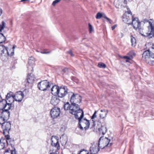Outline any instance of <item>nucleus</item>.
<instances>
[{
  "label": "nucleus",
  "mask_w": 154,
  "mask_h": 154,
  "mask_svg": "<svg viewBox=\"0 0 154 154\" xmlns=\"http://www.w3.org/2000/svg\"><path fill=\"white\" fill-rule=\"evenodd\" d=\"M63 107L65 110H68L69 109L70 110V106L69 102H67L65 103Z\"/></svg>",
  "instance_id": "nucleus-31"
},
{
  "label": "nucleus",
  "mask_w": 154,
  "mask_h": 154,
  "mask_svg": "<svg viewBox=\"0 0 154 154\" xmlns=\"http://www.w3.org/2000/svg\"><path fill=\"white\" fill-rule=\"evenodd\" d=\"M4 154H16L15 149L14 148V150H11L10 152L5 153Z\"/></svg>",
  "instance_id": "nucleus-39"
},
{
  "label": "nucleus",
  "mask_w": 154,
  "mask_h": 154,
  "mask_svg": "<svg viewBox=\"0 0 154 154\" xmlns=\"http://www.w3.org/2000/svg\"><path fill=\"white\" fill-rule=\"evenodd\" d=\"M130 154H131V153H130Z\"/></svg>",
  "instance_id": "nucleus-61"
},
{
  "label": "nucleus",
  "mask_w": 154,
  "mask_h": 154,
  "mask_svg": "<svg viewBox=\"0 0 154 154\" xmlns=\"http://www.w3.org/2000/svg\"><path fill=\"white\" fill-rule=\"evenodd\" d=\"M128 0V1H132V0Z\"/></svg>",
  "instance_id": "nucleus-60"
},
{
  "label": "nucleus",
  "mask_w": 154,
  "mask_h": 154,
  "mask_svg": "<svg viewBox=\"0 0 154 154\" xmlns=\"http://www.w3.org/2000/svg\"><path fill=\"white\" fill-rule=\"evenodd\" d=\"M117 25L116 24L114 25L113 26H112L111 28L112 30H113L116 27Z\"/></svg>",
  "instance_id": "nucleus-49"
},
{
  "label": "nucleus",
  "mask_w": 154,
  "mask_h": 154,
  "mask_svg": "<svg viewBox=\"0 0 154 154\" xmlns=\"http://www.w3.org/2000/svg\"><path fill=\"white\" fill-rule=\"evenodd\" d=\"M126 4V1L125 0H117L116 3V7L118 8L122 6L125 7Z\"/></svg>",
  "instance_id": "nucleus-21"
},
{
  "label": "nucleus",
  "mask_w": 154,
  "mask_h": 154,
  "mask_svg": "<svg viewBox=\"0 0 154 154\" xmlns=\"http://www.w3.org/2000/svg\"><path fill=\"white\" fill-rule=\"evenodd\" d=\"M2 12V10L0 8V16L1 15Z\"/></svg>",
  "instance_id": "nucleus-54"
},
{
  "label": "nucleus",
  "mask_w": 154,
  "mask_h": 154,
  "mask_svg": "<svg viewBox=\"0 0 154 154\" xmlns=\"http://www.w3.org/2000/svg\"><path fill=\"white\" fill-rule=\"evenodd\" d=\"M106 19L107 21H108L110 23H111V22L112 21L111 20H110V19L107 17V18H106Z\"/></svg>",
  "instance_id": "nucleus-48"
},
{
  "label": "nucleus",
  "mask_w": 154,
  "mask_h": 154,
  "mask_svg": "<svg viewBox=\"0 0 154 154\" xmlns=\"http://www.w3.org/2000/svg\"><path fill=\"white\" fill-rule=\"evenodd\" d=\"M141 22H142V23H144L148 22L149 23V26L148 27V30L147 32H144V36L148 37L149 38L154 37V26L152 25V23L146 19Z\"/></svg>",
  "instance_id": "nucleus-3"
},
{
  "label": "nucleus",
  "mask_w": 154,
  "mask_h": 154,
  "mask_svg": "<svg viewBox=\"0 0 154 154\" xmlns=\"http://www.w3.org/2000/svg\"><path fill=\"white\" fill-rule=\"evenodd\" d=\"M35 78L33 75L31 73L29 74L27 78V83L28 85L29 84L32 83L34 81Z\"/></svg>",
  "instance_id": "nucleus-20"
},
{
  "label": "nucleus",
  "mask_w": 154,
  "mask_h": 154,
  "mask_svg": "<svg viewBox=\"0 0 154 154\" xmlns=\"http://www.w3.org/2000/svg\"><path fill=\"white\" fill-rule=\"evenodd\" d=\"M119 36H120L121 38L123 36V35L122 33L121 32L119 34Z\"/></svg>",
  "instance_id": "nucleus-51"
},
{
  "label": "nucleus",
  "mask_w": 154,
  "mask_h": 154,
  "mask_svg": "<svg viewBox=\"0 0 154 154\" xmlns=\"http://www.w3.org/2000/svg\"><path fill=\"white\" fill-rule=\"evenodd\" d=\"M100 134L104 135L106 132L107 129L106 127L105 126H101L100 128L98 129Z\"/></svg>",
  "instance_id": "nucleus-26"
},
{
  "label": "nucleus",
  "mask_w": 154,
  "mask_h": 154,
  "mask_svg": "<svg viewBox=\"0 0 154 154\" xmlns=\"http://www.w3.org/2000/svg\"><path fill=\"white\" fill-rule=\"evenodd\" d=\"M142 59L150 65H154V54L149 50H146L143 52Z\"/></svg>",
  "instance_id": "nucleus-2"
},
{
  "label": "nucleus",
  "mask_w": 154,
  "mask_h": 154,
  "mask_svg": "<svg viewBox=\"0 0 154 154\" xmlns=\"http://www.w3.org/2000/svg\"><path fill=\"white\" fill-rule=\"evenodd\" d=\"M0 124L1 125L7 121L10 115L9 112L0 110Z\"/></svg>",
  "instance_id": "nucleus-8"
},
{
  "label": "nucleus",
  "mask_w": 154,
  "mask_h": 154,
  "mask_svg": "<svg viewBox=\"0 0 154 154\" xmlns=\"http://www.w3.org/2000/svg\"><path fill=\"white\" fill-rule=\"evenodd\" d=\"M100 111L102 112L99 114L100 117L102 119H104L106 116L108 112L107 110L103 109L101 110Z\"/></svg>",
  "instance_id": "nucleus-25"
},
{
  "label": "nucleus",
  "mask_w": 154,
  "mask_h": 154,
  "mask_svg": "<svg viewBox=\"0 0 154 154\" xmlns=\"http://www.w3.org/2000/svg\"><path fill=\"white\" fill-rule=\"evenodd\" d=\"M9 134H6L5 133V134H4L5 135V137L6 138V140H4L6 141V140H9L10 138V136L9 135Z\"/></svg>",
  "instance_id": "nucleus-43"
},
{
  "label": "nucleus",
  "mask_w": 154,
  "mask_h": 154,
  "mask_svg": "<svg viewBox=\"0 0 154 154\" xmlns=\"http://www.w3.org/2000/svg\"><path fill=\"white\" fill-rule=\"evenodd\" d=\"M2 128L3 129L4 134L5 133L9 134V131L11 128V123L10 122H6L1 125Z\"/></svg>",
  "instance_id": "nucleus-10"
},
{
  "label": "nucleus",
  "mask_w": 154,
  "mask_h": 154,
  "mask_svg": "<svg viewBox=\"0 0 154 154\" xmlns=\"http://www.w3.org/2000/svg\"><path fill=\"white\" fill-rule=\"evenodd\" d=\"M131 43L132 46L135 47L136 45V40L135 38L132 36H131Z\"/></svg>",
  "instance_id": "nucleus-27"
},
{
  "label": "nucleus",
  "mask_w": 154,
  "mask_h": 154,
  "mask_svg": "<svg viewBox=\"0 0 154 154\" xmlns=\"http://www.w3.org/2000/svg\"><path fill=\"white\" fill-rule=\"evenodd\" d=\"M133 28L136 30H138L139 33L142 35L144 36V32L143 28V24H142V22L139 20L138 18L135 17L132 20L131 24Z\"/></svg>",
  "instance_id": "nucleus-1"
},
{
  "label": "nucleus",
  "mask_w": 154,
  "mask_h": 154,
  "mask_svg": "<svg viewBox=\"0 0 154 154\" xmlns=\"http://www.w3.org/2000/svg\"><path fill=\"white\" fill-rule=\"evenodd\" d=\"M2 49L1 51V53L0 54L2 55L3 54H4L5 53H7L8 55H10L11 56H12L14 54V52H12L11 53L12 54H8V51L7 50L8 48L7 47H5L4 45H2Z\"/></svg>",
  "instance_id": "nucleus-24"
},
{
  "label": "nucleus",
  "mask_w": 154,
  "mask_h": 154,
  "mask_svg": "<svg viewBox=\"0 0 154 154\" xmlns=\"http://www.w3.org/2000/svg\"><path fill=\"white\" fill-rule=\"evenodd\" d=\"M153 54H154V53H153Z\"/></svg>",
  "instance_id": "nucleus-62"
},
{
  "label": "nucleus",
  "mask_w": 154,
  "mask_h": 154,
  "mask_svg": "<svg viewBox=\"0 0 154 154\" xmlns=\"http://www.w3.org/2000/svg\"><path fill=\"white\" fill-rule=\"evenodd\" d=\"M5 23L4 21H2V24H0V31L1 32L5 27Z\"/></svg>",
  "instance_id": "nucleus-36"
},
{
  "label": "nucleus",
  "mask_w": 154,
  "mask_h": 154,
  "mask_svg": "<svg viewBox=\"0 0 154 154\" xmlns=\"http://www.w3.org/2000/svg\"><path fill=\"white\" fill-rule=\"evenodd\" d=\"M92 121L93 122V124H92V127L91 128H93V127H94V126H95V122L94 121V120H92Z\"/></svg>",
  "instance_id": "nucleus-50"
},
{
  "label": "nucleus",
  "mask_w": 154,
  "mask_h": 154,
  "mask_svg": "<svg viewBox=\"0 0 154 154\" xmlns=\"http://www.w3.org/2000/svg\"><path fill=\"white\" fill-rule=\"evenodd\" d=\"M6 39L5 36L2 33H0V43L4 42Z\"/></svg>",
  "instance_id": "nucleus-30"
},
{
  "label": "nucleus",
  "mask_w": 154,
  "mask_h": 154,
  "mask_svg": "<svg viewBox=\"0 0 154 154\" xmlns=\"http://www.w3.org/2000/svg\"><path fill=\"white\" fill-rule=\"evenodd\" d=\"M98 145L97 144L96 145H93L91 146L90 148V151L91 154H96L99 150V149L98 148Z\"/></svg>",
  "instance_id": "nucleus-17"
},
{
  "label": "nucleus",
  "mask_w": 154,
  "mask_h": 154,
  "mask_svg": "<svg viewBox=\"0 0 154 154\" xmlns=\"http://www.w3.org/2000/svg\"><path fill=\"white\" fill-rule=\"evenodd\" d=\"M28 0H22L21 1V2H24L26 1H28Z\"/></svg>",
  "instance_id": "nucleus-55"
},
{
  "label": "nucleus",
  "mask_w": 154,
  "mask_h": 154,
  "mask_svg": "<svg viewBox=\"0 0 154 154\" xmlns=\"http://www.w3.org/2000/svg\"><path fill=\"white\" fill-rule=\"evenodd\" d=\"M97 113V111H95L94 114L92 115L91 117V119L93 120V119H94L95 118H96L97 115L96 114Z\"/></svg>",
  "instance_id": "nucleus-45"
},
{
  "label": "nucleus",
  "mask_w": 154,
  "mask_h": 154,
  "mask_svg": "<svg viewBox=\"0 0 154 154\" xmlns=\"http://www.w3.org/2000/svg\"><path fill=\"white\" fill-rule=\"evenodd\" d=\"M104 18L105 19H106V18L107 17L106 16V15L105 14L102 15V17Z\"/></svg>",
  "instance_id": "nucleus-52"
},
{
  "label": "nucleus",
  "mask_w": 154,
  "mask_h": 154,
  "mask_svg": "<svg viewBox=\"0 0 154 154\" xmlns=\"http://www.w3.org/2000/svg\"><path fill=\"white\" fill-rule=\"evenodd\" d=\"M52 85V87L51 88V93L52 94H57L59 87L56 85Z\"/></svg>",
  "instance_id": "nucleus-23"
},
{
  "label": "nucleus",
  "mask_w": 154,
  "mask_h": 154,
  "mask_svg": "<svg viewBox=\"0 0 154 154\" xmlns=\"http://www.w3.org/2000/svg\"><path fill=\"white\" fill-rule=\"evenodd\" d=\"M60 102V100L56 96H53L51 99L50 103L53 105H57Z\"/></svg>",
  "instance_id": "nucleus-19"
},
{
  "label": "nucleus",
  "mask_w": 154,
  "mask_h": 154,
  "mask_svg": "<svg viewBox=\"0 0 154 154\" xmlns=\"http://www.w3.org/2000/svg\"><path fill=\"white\" fill-rule=\"evenodd\" d=\"M127 54L130 56L131 59L135 55V53L133 51L129 52Z\"/></svg>",
  "instance_id": "nucleus-35"
},
{
  "label": "nucleus",
  "mask_w": 154,
  "mask_h": 154,
  "mask_svg": "<svg viewBox=\"0 0 154 154\" xmlns=\"http://www.w3.org/2000/svg\"><path fill=\"white\" fill-rule=\"evenodd\" d=\"M67 53H68V54H70V55L71 56H74V55L73 54H72V51L71 50H69L67 52Z\"/></svg>",
  "instance_id": "nucleus-47"
},
{
  "label": "nucleus",
  "mask_w": 154,
  "mask_h": 154,
  "mask_svg": "<svg viewBox=\"0 0 154 154\" xmlns=\"http://www.w3.org/2000/svg\"><path fill=\"white\" fill-rule=\"evenodd\" d=\"M8 145H12L14 143V140L13 139L10 138L8 140H6Z\"/></svg>",
  "instance_id": "nucleus-34"
},
{
  "label": "nucleus",
  "mask_w": 154,
  "mask_h": 154,
  "mask_svg": "<svg viewBox=\"0 0 154 154\" xmlns=\"http://www.w3.org/2000/svg\"><path fill=\"white\" fill-rule=\"evenodd\" d=\"M51 145L52 146L57 147V148L60 147L58 143V139L57 137L52 136L51 138Z\"/></svg>",
  "instance_id": "nucleus-16"
},
{
  "label": "nucleus",
  "mask_w": 154,
  "mask_h": 154,
  "mask_svg": "<svg viewBox=\"0 0 154 154\" xmlns=\"http://www.w3.org/2000/svg\"><path fill=\"white\" fill-rule=\"evenodd\" d=\"M60 112V109L57 107H55L51 109L50 111V114L53 119H55L59 116Z\"/></svg>",
  "instance_id": "nucleus-12"
},
{
  "label": "nucleus",
  "mask_w": 154,
  "mask_h": 154,
  "mask_svg": "<svg viewBox=\"0 0 154 154\" xmlns=\"http://www.w3.org/2000/svg\"><path fill=\"white\" fill-rule=\"evenodd\" d=\"M9 152V151L8 150H7L5 151V153H6V152Z\"/></svg>",
  "instance_id": "nucleus-56"
},
{
  "label": "nucleus",
  "mask_w": 154,
  "mask_h": 154,
  "mask_svg": "<svg viewBox=\"0 0 154 154\" xmlns=\"http://www.w3.org/2000/svg\"><path fill=\"white\" fill-rule=\"evenodd\" d=\"M60 0H55L53 2L52 5L54 6H55L56 4L60 2Z\"/></svg>",
  "instance_id": "nucleus-44"
},
{
  "label": "nucleus",
  "mask_w": 154,
  "mask_h": 154,
  "mask_svg": "<svg viewBox=\"0 0 154 154\" xmlns=\"http://www.w3.org/2000/svg\"><path fill=\"white\" fill-rule=\"evenodd\" d=\"M68 71V69L67 68H65L62 70V72L63 74L67 72Z\"/></svg>",
  "instance_id": "nucleus-46"
},
{
  "label": "nucleus",
  "mask_w": 154,
  "mask_h": 154,
  "mask_svg": "<svg viewBox=\"0 0 154 154\" xmlns=\"http://www.w3.org/2000/svg\"><path fill=\"white\" fill-rule=\"evenodd\" d=\"M72 94L70 98V101L71 104H78L80 103L82 100V97L81 96L77 94Z\"/></svg>",
  "instance_id": "nucleus-7"
},
{
  "label": "nucleus",
  "mask_w": 154,
  "mask_h": 154,
  "mask_svg": "<svg viewBox=\"0 0 154 154\" xmlns=\"http://www.w3.org/2000/svg\"><path fill=\"white\" fill-rule=\"evenodd\" d=\"M14 96L13 93L11 91H10L7 94L6 97V99L14 97Z\"/></svg>",
  "instance_id": "nucleus-33"
},
{
  "label": "nucleus",
  "mask_w": 154,
  "mask_h": 154,
  "mask_svg": "<svg viewBox=\"0 0 154 154\" xmlns=\"http://www.w3.org/2000/svg\"><path fill=\"white\" fill-rule=\"evenodd\" d=\"M4 141V139H1L0 140V150L3 149L5 146V143Z\"/></svg>",
  "instance_id": "nucleus-28"
},
{
  "label": "nucleus",
  "mask_w": 154,
  "mask_h": 154,
  "mask_svg": "<svg viewBox=\"0 0 154 154\" xmlns=\"http://www.w3.org/2000/svg\"><path fill=\"white\" fill-rule=\"evenodd\" d=\"M35 62V60L34 57H31L29 58L28 61L29 66H27L28 70H33V67L32 65L34 64Z\"/></svg>",
  "instance_id": "nucleus-18"
},
{
  "label": "nucleus",
  "mask_w": 154,
  "mask_h": 154,
  "mask_svg": "<svg viewBox=\"0 0 154 154\" xmlns=\"http://www.w3.org/2000/svg\"><path fill=\"white\" fill-rule=\"evenodd\" d=\"M134 17L132 15L130 10H128L126 12L123 17L122 20L123 22L128 24L130 25L132 20Z\"/></svg>",
  "instance_id": "nucleus-6"
},
{
  "label": "nucleus",
  "mask_w": 154,
  "mask_h": 154,
  "mask_svg": "<svg viewBox=\"0 0 154 154\" xmlns=\"http://www.w3.org/2000/svg\"><path fill=\"white\" fill-rule=\"evenodd\" d=\"M84 112L82 110L79 109V110L74 115L75 116V118L78 119L79 122L82 119L84 116Z\"/></svg>",
  "instance_id": "nucleus-14"
},
{
  "label": "nucleus",
  "mask_w": 154,
  "mask_h": 154,
  "mask_svg": "<svg viewBox=\"0 0 154 154\" xmlns=\"http://www.w3.org/2000/svg\"><path fill=\"white\" fill-rule=\"evenodd\" d=\"M110 141L111 140L107 137H101L98 141V146L101 149L106 146L110 147L112 145V143Z\"/></svg>",
  "instance_id": "nucleus-4"
},
{
  "label": "nucleus",
  "mask_w": 154,
  "mask_h": 154,
  "mask_svg": "<svg viewBox=\"0 0 154 154\" xmlns=\"http://www.w3.org/2000/svg\"><path fill=\"white\" fill-rule=\"evenodd\" d=\"M24 97L23 92L20 91L16 92L14 96V100L16 101L21 102Z\"/></svg>",
  "instance_id": "nucleus-13"
},
{
  "label": "nucleus",
  "mask_w": 154,
  "mask_h": 154,
  "mask_svg": "<svg viewBox=\"0 0 154 154\" xmlns=\"http://www.w3.org/2000/svg\"><path fill=\"white\" fill-rule=\"evenodd\" d=\"M50 154H55L54 153H50Z\"/></svg>",
  "instance_id": "nucleus-59"
},
{
  "label": "nucleus",
  "mask_w": 154,
  "mask_h": 154,
  "mask_svg": "<svg viewBox=\"0 0 154 154\" xmlns=\"http://www.w3.org/2000/svg\"><path fill=\"white\" fill-rule=\"evenodd\" d=\"M88 26L89 32L91 33L94 31L93 28L91 25L89 23L88 24Z\"/></svg>",
  "instance_id": "nucleus-40"
},
{
  "label": "nucleus",
  "mask_w": 154,
  "mask_h": 154,
  "mask_svg": "<svg viewBox=\"0 0 154 154\" xmlns=\"http://www.w3.org/2000/svg\"><path fill=\"white\" fill-rule=\"evenodd\" d=\"M2 100H0V105L2 106L3 108H4V106L6 104L7 102L6 100L5 99H1Z\"/></svg>",
  "instance_id": "nucleus-32"
},
{
  "label": "nucleus",
  "mask_w": 154,
  "mask_h": 154,
  "mask_svg": "<svg viewBox=\"0 0 154 154\" xmlns=\"http://www.w3.org/2000/svg\"><path fill=\"white\" fill-rule=\"evenodd\" d=\"M2 99V98H1V95H0V100Z\"/></svg>",
  "instance_id": "nucleus-58"
},
{
  "label": "nucleus",
  "mask_w": 154,
  "mask_h": 154,
  "mask_svg": "<svg viewBox=\"0 0 154 154\" xmlns=\"http://www.w3.org/2000/svg\"><path fill=\"white\" fill-rule=\"evenodd\" d=\"M79 128L80 129L82 130L83 127L84 128L86 129L89 127L90 123L88 120L86 119H82L79 122Z\"/></svg>",
  "instance_id": "nucleus-11"
},
{
  "label": "nucleus",
  "mask_w": 154,
  "mask_h": 154,
  "mask_svg": "<svg viewBox=\"0 0 154 154\" xmlns=\"http://www.w3.org/2000/svg\"><path fill=\"white\" fill-rule=\"evenodd\" d=\"M14 100V97H10L6 99V101L7 103H9L11 104H13Z\"/></svg>",
  "instance_id": "nucleus-29"
},
{
  "label": "nucleus",
  "mask_w": 154,
  "mask_h": 154,
  "mask_svg": "<svg viewBox=\"0 0 154 154\" xmlns=\"http://www.w3.org/2000/svg\"><path fill=\"white\" fill-rule=\"evenodd\" d=\"M50 52H41V53H43V54H49L50 53Z\"/></svg>",
  "instance_id": "nucleus-53"
},
{
  "label": "nucleus",
  "mask_w": 154,
  "mask_h": 154,
  "mask_svg": "<svg viewBox=\"0 0 154 154\" xmlns=\"http://www.w3.org/2000/svg\"><path fill=\"white\" fill-rule=\"evenodd\" d=\"M123 58L126 59V62H129V60H131V58L128 55V56H124L123 57Z\"/></svg>",
  "instance_id": "nucleus-38"
},
{
  "label": "nucleus",
  "mask_w": 154,
  "mask_h": 154,
  "mask_svg": "<svg viewBox=\"0 0 154 154\" xmlns=\"http://www.w3.org/2000/svg\"><path fill=\"white\" fill-rule=\"evenodd\" d=\"M68 89L65 86H62L59 87L57 94L58 97L62 98L65 96L68 93Z\"/></svg>",
  "instance_id": "nucleus-9"
},
{
  "label": "nucleus",
  "mask_w": 154,
  "mask_h": 154,
  "mask_svg": "<svg viewBox=\"0 0 154 154\" xmlns=\"http://www.w3.org/2000/svg\"><path fill=\"white\" fill-rule=\"evenodd\" d=\"M15 48V46H13L12 48L14 50V49Z\"/></svg>",
  "instance_id": "nucleus-57"
},
{
  "label": "nucleus",
  "mask_w": 154,
  "mask_h": 154,
  "mask_svg": "<svg viewBox=\"0 0 154 154\" xmlns=\"http://www.w3.org/2000/svg\"><path fill=\"white\" fill-rule=\"evenodd\" d=\"M51 87V84L47 80L42 81L39 82L38 85V87L41 91H45L49 90Z\"/></svg>",
  "instance_id": "nucleus-5"
},
{
  "label": "nucleus",
  "mask_w": 154,
  "mask_h": 154,
  "mask_svg": "<svg viewBox=\"0 0 154 154\" xmlns=\"http://www.w3.org/2000/svg\"><path fill=\"white\" fill-rule=\"evenodd\" d=\"M98 66L101 68H105L106 67V65L105 64L102 63H99L98 65Z\"/></svg>",
  "instance_id": "nucleus-37"
},
{
  "label": "nucleus",
  "mask_w": 154,
  "mask_h": 154,
  "mask_svg": "<svg viewBox=\"0 0 154 154\" xmlns=\"http://www.w3.org/2000/svg\"><path fill=\"white\" fill-rule=\"evenodd\" d=\"M14 104H11L9 103H7L4 106V108L5 109L3 110L4 111H6L7 112H9L8 110L9 109H12L14 108Z\"/></svg>",
  "instance_id": "nucleus-22"
},
{
  "label": "nucleus",
  "mask_w": 154,
  "mask_h": 154,
  "mask_svg": "<svg viewBox=\"0 0 154 154\" xmlns=\"http://www.w3.org/2000/svg\"><path fill=\"white\" fill-rule=\"evenodd\" d=\"M102 17V14L100 12L98 13L96 16V18L97 19H100Z\"/></svg>",
  "instance_id": "nucleus-41"
},
{
  "label": "nucleus",
  "mask_w": 154,
  "mask_h": 154,
  "mask_svg": "<svg viewBox=\"0 0 154 154\" xmlns=\"http://www.w3.org/2000/svg\"><path fill=\"white\" fill-rule=\"evenodd\" d=\"M79 154H89V152L88 151L84 149L80 151Z\"/></svg>",
  "instance_id": "nucleus-42"
},
{
  "label": "nucleus",
  "mask_w": 154,
  "mask_h": 154,
  "mask_svg": "<svg viewBox=\"0 0 154 154\" xmlns=\"http://www.w3.org/2000/svg\"><path fill=\"white\" fill-rule=\"evenodd\" d=\"M80 109L78 104H71L70 107L69 112L72 114L74 115Z\"/></svg>",
  "instance_id": "nucleus-15"
}]
</instances>
